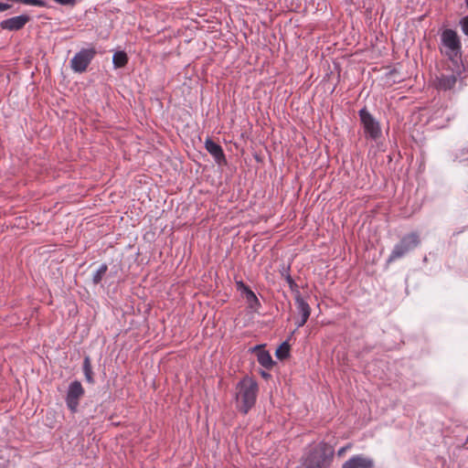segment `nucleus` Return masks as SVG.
Returning <instances> with one entry per match:
<instances>
[{
  "instance_id": "1",
  "label": "nucleus",
  "mask_w": 468,
  "mask_h": 468,
  "mask_svg": "<svg viewBox=\"0 0 468 468\" xmlns=\"http://www.w3.org/2000/svg\"><path fill=\"white\" fill-rule=\"evenodd\" d=\"M334 455V447L325 441H320L303 456V468H329Z\"/></svg>"
},
{
  "instance_id": "2",
  "label": "nucleus",
  "mask_w": 468,
  "mask_h": 468,
  "mask_svg": "<svg viewBox=\"0 0 468 468\" xmlns=\"http://www.w3.org/2000/svg\"><path fill=\"white\" fill-rule=\"evenodd\" d=\"M238 388L239 391L237 400L241 402L239 409L247 414L256 402L258 384L252 379H243L239 383Z\"/></svg>"
},
{
  "instance_id": "3",
  "label": "nucleus",
  "mask_w": 468,
  "mask_h": 468,
  "mask_svg": "<svg viewBox=\"0 0 468 468\" xmlns=\"http://www.w3.org/2000/svg\"><path fill=\"white\" fill-rule=\"evenodd\" d=\"M420 243V238L418 232H410L404 235L391 250L387 260L388 263L405 257L408 253L415 250Z\"/></svg>"
},
{
  "instance_id": "4",
  "label": "nucleus",
  "mask_w": 468,
  "mask_h": 468,
  "mask_svg": "<svg viewBox=\"0 0 468 468\" xmlns=\"http://www.w3.org/2000/svg\"><path fill=\"white\" fill-rule=\"evenodd\" d=\"M358 116L367 139L378 141L382 136L379 122L367 111L366 107L358 111Z\"/></svg>"
},
{
  "instance_id": "5",
  "label": "nucleus",
  "mask_w": 468,
  "mask_h": 468,
  "mask_svg": "<svg viewBox=\"0 0 468 468\" xmlns=\"http://www.w3.org/2000/svg\"><path fill=\"white\" fill-rule=\"evenodd\" d=\"M85 390L79 380L71 381L67 388L65 403L70 413L75 414L79 410L80 400L84 396Z\"/></svg>"
},
{
  "instance_id": "6",
  "label": "nucleus",
  "mask_w": 468,
  "mask_h": 468,
  "mask_svg": "<svg viewBox=\"0 0 468 468\" xmlns=\"http://www.w3.org/2000/svg\"><path fill=\"white\" fill-rule=\"evenodd\" d=\"M96 55L94 48H82L77 52L70 60V67L74 72H84Z\"/></svg>"
},
{
  "instance_id": "7",
  "label": "nucleus",
  "mask_w": 468,
  "mask_h": 468,
  "mask_svg": "<svg viewBox=\"0 0 468 468\" xmlns=\"http://www.w3.org/2000/svg\"><path fill=\"white\" fill-rule=\"evenodd\" d=\"M29 20L30 16L28 15L23 14L2 20L0 22V27L3 30L18 31L22 29Z\"/></svg>"
},
{
  "instance_id": "8",
  "label": "nucleus",
  "mask_w": 468,
  "mask_h": 468,
  "mask_svg": "<svg viewBox=\"0 0 468 468\" xmlns=\"http://www.w3.org/2000/svg\"><path fill=\"white\" fill-rule=\"evenodd\" d=\"M442 44L451 49L454 54L461 50V42L457 33L452 29H445L441 33Z\"/></svg>"
},
{
  "instance_id": "9",
  "label": "nucleus",
  "mask_w": 468,
  "mask_h": 468,
  "mask_svg": "<svg viewBox=\"0 0 468 468\" xmlns=\"http://www.w3.org/2000/svg\"><path fill=\"white\" fill-rule=\"evenodd\" d=\"M342 468H374V461L363 454H356L345 462Z\"/></svg>"
},
{
  "instance_id": "10",
  "label": "nucleus",
  "mask_w": 468,
  "mask_h": 468,
  "mask_svg": "<svg viewBox=\"0 0 468 468\" xmlns=\"http://www.w3.org/2000/svg\"><path fill=\"white\" fill-rule=\"evenodd\" d=\"M206 150L213 156L218 165L226 164V157L222 147L213 140L207 138L205 142Z\"/></svg>"
},
{
  "instance_id": "11",
  "label": "nucleus",
  "mask_w": 468,
  "mask_h": 468,
  "mask_svg": "<svg viewBox=\"0 0 468 468\" xmlns=\"http://www.w3.org/2000/svg\"><path fill=\"white\" fill-rule=\"evenodd\" d=\"M457 82V75L452 73H441L436 78L435 87L441 90H452Z\"/></svg>"
},
{
  "instance_id": "12",
  "label": "nucleus",
  "mask_w": 468,
  "mask_h": 468,
  "mask_svg": "<svg viewBox=\"0 0 468 468\" xmlns=\"http://www.w3.org/2000/svg\"><path fill=\"white\" fill-rule=\"evenodd\" d=\"M251 353H257V360L259 364L263 367L266 369H271L275 362L273 361L271 354L267 351L262 349L261 345H258L250 348Z\"/></svg>"
},
{
  "instance_id": "13",
  "label": "nucleus",
  "mask_w": 468,
  "mask_h": 468,
  "mask_svg": "<svg viewBox=\"0 0 468 468\" xmlns=\"http://www.w3.org/2000/svg\"><path fill=\"white\" fill-rule=\"evenodd\" d=\"M294 301L298 313L302 317L308 319L311 314V307L309 303L303 298L302 294L295 295Z\"/></svg>"
},
{
  "instance_id": "14",
  "label": "nucleus",
  "mask_w": 468,
  "mask_h": 468,
  "mask_svg": "<svg viewBox=\"0 0 468 468\" xmlns=\"http://www.w3.org/2000/svg\"><path fill=\"white\" fill-rule=\"evenodd\" d=\"M129 58L125 51L118 50L115 51L112 56V65L114 69H121L126 66Z\"/></svg>"
},
{
  "instance_id": "15",
  "label": "nucleus",
  "mask_w": 468,
  "mask_h": 468,
  "mask_svg": "<svg viewBox=\"0 0 468 468\" xmlns=\"http://www.w3.org/2000/svg\"><path fill=\"white\" fill-rule=\"evenodd\" d=\"M82 371L85 380L89 384H94L95 380L93 378V371L91 367V360L89 356H85L83 358Z\"/></svg>"
},
{
  "instance_id": "16",
  "label": "nucleus",
  "mask_w": 468,
  "mask_h": 468,
  "mask_svg": "<svg viewBox=\"0 0 468 468\" xmlns=\"http://www.w3.org/2000/svg\"><path fill=\"white\" fill-rule=\"evenodd\" d=\"M290 267L288 266L286 269L283 270L282 272V275L284 277L286 282L289 285L290 290L293 293V295L301 294L298 284L294 282V280L290 275Z\"/></svg>"
},
{
  "instance_id": "17",
  "label": "nucleus",
  "mask_w": 468,
  "mask_h": 468,
  "mask_svg": "<svg viewBox=\"0 0 468 468\" xmlns=\"http://www.w3.org/2000/svg\"><path fill=\"white\" fill-rule=\"evenodd\" d=\"M108 271V265L101 263L99 268L93 272L91 282L94 285H98L101 282L103 277Z\"/></svg>"
},
{
  "instance_id": "18",
  "label": "nucleus",
  "mask_w": 468,
  "mask_h": 468,
  "mask_svg": "<svg viewBox=\"0 0 468 468\" xmlns=\"http://www.w3.org/2000/svg\"><path fill=\"white\" fill-rule=\"evenodd\" d=\"M249 307L254 311L258 310L261 306V303L252 290L243 294Z\"/></svg>"
},
{
  "instance_id": "19",
  "label": "nucleus",
  "mask_w": 468,
  "mask_h": 468,
  "mask_svg": "<svg viewBox=\"0 0 468 468\" xmlns=\"http://www.w3.org/2000/svg\"><path fill=\"white\" fill-rule=\"evenodd\" d=\"M275 356L278 359L283 360L290 356V345L288 341L282 342L275 351Z\"/></svg>"
},
{
  "instance_id": "20",
  "label": "nucleus",
  "mask_w": 468,
  "mask_h": 468,
  "mask_svg": "<svg viewBox=\"0 0 468 468\" xmlns=\"http://www.w3.org/2000/svg\"><path fill=\"white\" fill-rule=\"evenodd\" d=\"M236 286L238 291H239L242 294L246 293L247 292L250 291L251 289L247 286L242 281L236 282Z\"/></svg>"
},
{
  "instance_id": "21",
  "label": "nucleus",
  "mask_w": 468,
  "mask_h": 468,
  "mask_svg": "<svg viewBox=\"0 0 468 468\" xmlns=\"http://www.w3.org/2000/svg\"><path fill=\"white\" fill-rule=\"evenodd\" d=\"M460 26L464 35L468 36V16L460 20Z\"/></svg>"
},
{
  "instance_id": "22",
  "label": "nucleus",
  "mask_w": 468,
  "mask_h": 468,
  "mask_svg": "<svg viewBox=\"0 0 468 468\" xmlns=\"http://www.w3.org/2000/svg\"><path fill=\"white\" fill-rule=\"evenodd\" d=\"M465 154H468V148L461 149V150H460V151L455 154V158H454V160H458L459 162H463V161H465L466 159L463 157Z\"/></svg>"
},
{
  "instance_id": "23",
  "label": "nucleus",
  "mask_w": 468,
  "mask_h": 468,
  "mask_svg": "<svg viewBox=\"0 0 468 468\" xmlns=\"http://www.w3.org/2000/svg\"><path fill=\"white\" fill-rule=\"evenodd\" d=\"M54 2L62 5H74L76 4V0H53Z\"/></svg>"
},
{
  "instance_id": "24",
  "label": "nucleus",
  "mask_w": 468,
  "mask_h": 468,
  "mask_svg": "<svg viewBox=\"0 0 468 468\" xmlns=\"http://www.w3.org/2000/svg\"><path fill=\"white\" fill-rule=\"evenodd\" d=\"M351 447L350 444H347L342 448H340L338 451H337V455L338 456H342L349 448Z\"/></svg>"
},
{
  "instance_id": "25",
  "label": "nucleus",
  "mask_w": 468,
  "mask_h": 468,
  "mask_svg": "<svg viewBox=\"0 0 468 468\" xmlns=\"http://www.w3.org/2000/svg\"><path fill=\"white\" fill-rule=\"evenodd\" d=\"M11 7V5L4 2H0V12H4Z\"/></svg>"
},
{
  "instance_id": "26",
  "label": "nucleus",
  "mask_w": 468,
  "mask_h": 468,
  "mask_svg": "<svg viewBox=\"0 0 468 468\" xmlns=\"http://www.w3.org/2000/svg\"><path fill=\"white\" fill-rule=\"evenodd\" d=\"M308 319L301 316V319L296 322V327L300 328L305 324Z\"/></svg>"
},
{
  "instance_id": "27",
  "label": "nucleus",
  "mask_w": 468,
  "mask_h": 468,
  "mask_svg": "<svg viewBox=\"0 0 468 468\" xmlns=\"http://www.w3.org/2000/svg\"><path fill=\"white\" fill-rule=\"evenodd\" d=\"M261 377H262L263 378H265V379H268L269 378H271V374H270V373H268V372H266V371H264V370H262V371L261 372Z\"/></svg>"
}]
</instances>
